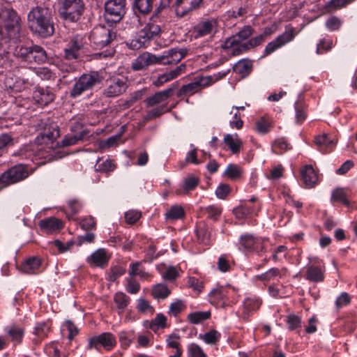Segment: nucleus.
<instances>
[{
    "label": "nucleus",
    "instance_id": "nucleus-2",
    "mask_svg": "<svg viewBox=\"0 0 357 357\" xmlns=\"http://www.w3.org/2000/svg\"><path fill=\"white\" fill-rule=\"evenodd\" d=\"M20 18L12 8L0 10V40L17 42L20 38Z\"/></svg>",
    "mask_w": 357,
    "mask_h": 357
},
{
    "label": "nucleus",
    "instance_id": "nucleus-55",
    "mask_svg": "<svg viewBox=\"0 0 357 357\" xmlns=\"http://www.w3.org/2000/svg\"><path fill=\"white\" fill-rule=\"evenodd\" d=\"M296 122L302 123L306 119V113L302 102H296L295 104Z\"/></svg>",
    "mask_w": 357,
    "mask_h": 357
},
{
    "label": "nucleus",
    "instance_id": "nucleus-53",
    "mask_svg": "<svg viewBox=\"0 0 357 357\" xmlns=\"http://www.w3.org/2000/svg\"><path fill=\"white\" fill-rule=\"evenodd\" d=\"M167 110L168 109H167L165 105H162L158 107L153 108L146 113V116H144V120L149 121L150 119L157 118L166 112Z\"/></svg>",
    "mask_w": 357,
    "mask_h": 357
},
{
    "label": "nucleus",
    "instance_id": "nucleus-60",
    "mask_svg": "<svg viewBox=\"0 0 357 357\" xmlns=\"http://www.w3.org/2000/svg\"><path fill=\"white\" fill-rule=\"evenodd\" d=\"M188 352L191 357H207L201 347L195 343L189 345Z\"/></svg>",
    "mask_w": 357,
    "mask_h": 357
},
{
    "label": "nucleus",
    "instance_id": "nucleus-32",
    "mask_svg": "<svg viewBox=\"0 0 357 357\" xmlns=\"http://www.w3.org/2000/svg\"><path fill=\"white\" fill-rule=\"evenodd\" d=\"M50 329V325L47 322L43 321L37 323L33 331V334L37 337V339L34 338L33 341L37 343L47 337Z\"/></svg>",
    "mask_w": 357,
    "mask_h": 357
},
{
    "label": "nucleus",
    "instance_id": "nucleus-44",
    "mask_svg": "<svg viewBox=\"0 0 357 357\" xmlns=\"http://www.w3.org/2000/svg\"><path fill=\"white\" fill-rule=\"evenodd\" d=\"M170 294V290L163 284H158L152 290V294L155 298H166Z\"/></svg>",
    "mask_w": 357,
    "mask_h": 357
},
{
    "label": "nucleus",
    "instance_id": "nucleus-8",
    "mask_svg": "<svg viewBox=\"0 0 357 357\" xmlns=\"http://www.w3.org/2000/svg\"><path fill=\"white\" fill-rule=\"evenodd\" d=\"M29 172L26 165L23 164L16 165L0 176V183L3 185L13 184L26 178Z\"/></svg>",
    "mask_w": 357,
    "mask_h": 357
},
{
    "label": "nucleus",
    "instance_id": "nucleus-52",
    "mask_svg": "<svg viewBox=\"0 0 357 357\" xmlns=\"http://www.w3.org/2000/svg\"><path fill=\"white\" fill-rule=\"evenodd\" d=\"M33 155V151L29 145H24L18 151L13 153V157H20L21 159H28Z\"/></svg>",
    "mask_w": 357,
    "mask_h": 357
},
{
    "label": "nucleus",
    "instance_id": "nucleus-3",
    "mask_svg": "<svg viewBox=\"0 0 357 357\" xmlns=\"http://www.w3.org/2000/svg\"><path fill=\"white\" fill-rule=\"evenodd\" d=\"M103 80L102 74L98 71H90L82 74L75 79V84L70 91V96L76 98L84 92L93 89Z\"/></svg>",
    "mask_w": 357,
    "mask_h": 357
},
{
    "label": "nucleus",
    "instance_id": "nucleus-21",
    "mask_svg": "<svg viewBox=\"0 0 357 357\" xmlns=\"http://www.w3.org/2000/svg\"><path fill=\"white\" fill-rule=\"evenodd\" d=\"M109 256L105 249L100 248L94 251L91 255L88 257L87 262L91 266H98L103 268L108 264Z\"/></svg>",
    "mask_w": 357,
    "mask_h": 357
},
{
    "label": "nucleus",
    "instance_id": "nucleus-64",
    "mask_svg": "<svg viewBox=\"0 0 357 357\" xmlns=\"http://www.w3.org/2000/svg\"><path fill=\"white\" fill-rule=\"evenodd\" d=\"M231 188L227 184L220 185L215 190V195L219 199H225L230 192Z\"/></svg>",
    "mask_w": 357,
    "mask_h": 357
},
{
    "label": "nucleus",
    "instance_id": "nucleus-41",
    "mask_svg": "<svg viewBox=\"0 0 357 357\" xmlns=\"http://www.w3.org/2000/svg\"><path fill=\"white\" fill-rule=\"evenodd\" d=\"M222 212V208L217 205H211L205 208L204 213L207 215L208 219L217 221Z\"/></svg>",
    "mask_w": 357,
    "mask_h": 357
},
{
    "label": "nucleus",
    "instance_id": "nucleus-51",
    "mask_svg": "<svg viewBox=\"0 0 357 357\" xmlns=\"http://www.w3.org/2000/svg\"><path fill=\"white\" fill-rule=\"evenodd\" d=\"M280 275V271L277 268H272L268 271L259 275L257 278L261 281H270Z\"/></svg>",
    "mask_w": 357,
    "mask_h": 357
},
{
    "label": "nucleus",
    "instance_id": "nucleus-33",
    "mask_svg": "<svg viewBox=\"0 0 357 357\" xmlns=\"http://www.w3.org/2000/svg\"><path fill=\"white\" fill-rule=\"evenodd\" d=\"M41 261L39 258L33 257L26 259L22 264V271L26 273H33L40 266Z\"/></svg>",
    "mask_w": 357,
    "mask_h": 357
},
{
    "label": "nucleus",
    "instance_id": "nucleus-10",
    "mask_svg": "<svg viewBox=\"0 0 357 357\" xmlns=\"http://www.w3.org/2000/svg\"><path fill=\"white\" fill-rule=\"evenodd\" d=\"M212 82L211 76L202 77L192 82L183 85L177 93V97L182 98L184 96H192L204 88L210 86Z\"/></svg>",
    "mask_w": 357,
    "mask_h": 357
},
{
    "label": "nucleus",
    "instance_id": "nucleus-46",
    "mask_svg": "<svg viewBox=\"0 0 357 357\" xmlns=\"http://www.w3.org/2000/svg\"><path fill=\"white\" fill-rule=\"evenodd\" d=\"M185 213L183 208L178 205L172 206L166 213L167 219L178 220L184 217Z\"/></svg>",
    "mask_w": 357,
    "mask_h": 357
},
{
    "label": "nucleus",
    "instance_id": "nucleus-61",
    "mask_svg": "<svg viewBox=\"0 0 357 357\" xmlns=\"http://www.w3.org/2000/svg\"><path fill=\"white\" fill-rule=\"evenodd\" d=\"M197 235L198 237V240L201 243H202L205 245L209 243L210 238H211V232H210V231H208V229L199 228L197 231Z\"/></svg>",
    "mask_w": 357,
    "mask_h": 357
},
{
    "label": "nucleus",
    "instance_id": "nucleus-42",
    "mask_svg": "<svg viewBox=\"0 0 357 357\" xmlns=\"http://www.w3.org/2000/svg\"><path fill=\"white\" fill-rule=\"evenodd\" d=\"M211 312H195L188 314V320L193 324H199L203 321L209 319Z\"/></svg>",
    "mask_w": 357,
    "mask_h": 357
},
{
    "label": "nucleus",
    "instance_id": "nucleus-50",
    "mask_svg": "<svg viewBox=\"0 0 357 357\" xmlns=\"http://www.w3.org/2000/svg\"><path fill=\"white\" fill-rule=\"evenodd\" d=\"M8 333L11 337L12 340L17 342H20L23 337L24 331L22 328L13 326L8 330Z\"/></svg>",
    "mask_w": 357,
    "mask_h": 357
},
{
    "label": "nucleus",
    "instance_id": "nucleus-20",
    "mask_svg": "<svg viewBox=\"0 0 357 357\" xmlns=\"http://www.w3.org/2000/svg\"><path fill=\"white\" fill-rule=\"evenodd\" d=\"M33 98L38 104L47 105L54 100L55 94L50 87H38L33 91Z\"/></svg>",
    "mask_w": 357,
    "mask_h": 357
},
{
    "label": "nucleus",
    "instance_id": "nucleus-14",
    "mask_svg": "<svg viewBox=\"0 0 357 357\" xmlns=\"http://www.w3.org/2000/svg\"><path fill=\"white\" fill-rule=\"evenodd\" d=\"M188 54L186 48H172L165 51L162 55H160V64H176L182 60Z\"/></svg>",
    "mask_w": 357,
    "mask_h": 357
},
{
    "label": "nucleus",
    "instance_id": "nucleus-19",
    "mask_svg": "<svg viewBox=\"0 0 357 357\" xmlns=\"http://www.w3.org/2000/svg\"><path fill=\"white\" fill-rule=\"evenodd\" d=\"M217 22L215 20L201 21L197 24L192 30L195 38H199L213 33L216 27Z\"/></svg>",
    "mask_w": 357,
    "mask_h": 357
},
{
    "label": "nucleus",
    "instance_id": "nucleus-16",
    "mask_svg": "<svg viewBox=\"0 0 357 357\" xmlns=\"http://www.w3.org/2000/svg\"><path fill=\"white\" fill-rule=\"evenodd\" d=\"M160 64V56L145 52L139 54L132 63L134 70H142L149 66Z\"/></svg>",
    "mask_w": 357,
    "mask_h": 357
},
{
    "label": "nucleus",
    "instance_id": "nucleus-40",
    "mask_svg": "<svg viewBox=\"0 0 357 357\" xmlns=\"http://www.w3.org/2000/svg\"><path fill=\"white\" fill-rule=\"evenodd\" d=\"M315 144L322 152H326L327 148L332 147L334 145L333 141L328 139L326 134L317 136L315 139Z\"/></svg>",
    "mask_w": 357,
    "mask_h": 357
},
{
    "label": "nucleus",
    "instance_id": "nucleus-48",
    "mask_svg": "<svg viewBox=\"0 0 357 357\" xmlns=\"http://www.w3.org/2000/svg\"><path fill=\"white\" fill-rule=\"evenodd\" d=\"M115 165L110 159L105 160H98L96 165V169L98 172H111L114 169Z\"/></svg>",
    "mask_w": 357,
    "mask_h": 357
},
{
    "label": "nucleus",
    "instance_id": "nucleus-47",
    "mask_svg": "<svg viewBox=\"0 0 357 357\" xmlns=\"http://www.w3.org/2000/svg\"><path fill=\"white\" fill-rule=\"evenodd\" d=\"M273 151L277 154H282L291 147L283 139H275L272 144Z\"/></svg>",
    "mask_w": 357,
    "mask_h": 357
},
{
    "label": "nucleus",
    "instance_id": "nucleus-49",
    "mask_svg": "<svg viewBox=\"0 0 357 357\" xmlns=\"http://www.w3.org/2000/svg\"><path fill=\"white\" fill-rule=\"evenodd\" d=\"M199 179L196 176H189L185 178L183 182L184 193L187 194L189 191L193 190L199 184Z\"/></svg>",
    "mask_w": 357,
    "mask_h": 357
},
{
    "label": "nucleus",
    "instance_id": "nucleus-62",
    "mask_svg": "<svg viewBox=\"0 0 357 357\" xmlns=\"http://www.w3.org/2000/svg\"><path fill=\"white\" fill-rule=\"evenodd\" d=\"M64 327H66L69 333L68 335V339L71 341L77 334H78V328L77 326L69 320L66 321Z\"/></svg>",
    "mask_w": 357,
    "mask_h": 357
},
{
    "label": "nucleus",
    "instance_id": "nucleus-24",
    "mask_svg": "<svg viewBox=\"0 0 357 357\" xmlns=\"http://www.w3.org/2000/svg\"><path fill=\"white\" fill-rule=\"evenodd\" d=\"M261 300L257 297H248L243 301V312L242 318L247 320L250 313L257 310L261 305Z\"/></svg>",
    "mask_w": 357,
    "mask_h": 357
},
{
    "label": "nucleus",
    "instance_id": "nucleus-54",
    "mask_svg": "<svg viewBox=\"0 0 357 357\" xmlns=\"http://www.w3.org/2000/svg\"><path fill=\"white\" fill-rule=\"evenodd\" d=\"M225 175L231 179H236L241 175V169L234 164H229L225 171Z\"/></svg>",
    "mask_w": 357,
    "mask_h": 357
},
{
    "label": "nucleus",
    "instance_id": "nucleus-58",
    "mask_svg": "<svg viewBox=\"0 0 357 357\" xmlns=\"http://www.w3.org/2000/svg\"><path fill=\"white\" fill-rule=\"evenodd\" d=\"M351 298L347 292H342L335 301V306L337 309L348 305L351 303Z\"/></svg>",
    "mask_w": 357,
    "mask_h": 357
},
{
    "label": "nucleus",
    "instance_id": "nucleus-26",
    "mask_svg": "<svg viewBox=\"0 0 357 357\" xmlns=\"http://www.w3.org/2000/svg\"><path fill=\"white\" fill-rule=\"evenodd\" d=\"M301 177L307 188H312L317 181V176L312 165H308L301 170Z\"/></svg>",
    "mask_w": 357,
    "mask_h": 357
},
{
    "label": "nucleus",
    "instance_id": "nucleus-37",
    "mask_svg": "<svg viewBox=\"0 0 357 357\" xmlns=\"http://www.w3.org/2000/svg\"><path fill=\"white\" fill-rule=\"evenodd\" d=\"M257 238L251 234L243 235L241 237V245L245 251L252 252L255 245L259 243V241H257Z\"/></svg>",
    "mask_w": 357,
    "mask_h": 357
},
{
    "label": "nucleus",
    "instance_id": "nucleus-1",
    "mask_svg": "<svg viewBox=\"0 0 357 357\" xmlns=\"http://www.w3.org/2000/svg\"><path fill=\"white\" fill-rule=\"evenodd\" d=\"M27 25L38 37L47 38L54 33V22L52 10L45 6L33 7L27 15Z\"/></svg>",
    "mask_w": 357,
    "mask_h": 357
},
{
    "label": "nucleus",
    "instance_id": "nucleus-35",
    "mask_svg": "<svg viewBox=\"0 0 357 357\" xmlns=\"http://www.w3.org/2000/svg\"><path fill=\"white\" fill-rule=\"evenodd\" d=\"M331 201L332 202H341L348 207L350 206L347 193L344 189L341 188H337L332 192Z\"/></svg>",
    "mask_w": 357,
    "mask_h": 357
},
{
    "label": "nucleus",
    "instance_id": "nucleus-4",
    "mask_svg": "<svg viewBox=\"0 0 357 357\" xmlns=\"http://www.w3.org/2000/svg\"><path fill=\"white\" fill-rule=\"evenodd\" d=\"M15 55L28 63H44L47 60L46 51L40 45H19L15 47Z\"/></svg>",
    "mask_w": 357,
    "mask_h": 357
},
{
    "label": "nucleus",
    "instance_id": "nucleus-38",
    "mask_svg": "<svg viewBox=\"0 0 357 357\" xmlns=\"http://www.w3.org/2000/svg\"><path fill=\"white\" fill-rule=\"evenodd\" d=\"M306 278L312 282H321L324 280V274L319 267L311 266L307 269Z\"/></svg>",
    "mask_w": 357,
    "mask_h": 357
},
{
    "label": "nucleus",
    "instance_id": "nucleus-27",
    "mask_svg": "<svg viewBox=\"0 0 357 357\" xmlns=\"http://www.w3.org/2000/svg\"><path fill=\"white\" fill-rule=\"evenodd\" d=\"M89 134L86 129H82L79 133L70 135L68 134L61 142L62 146H69L75 145L79 141H83L86 136Z\"/></svg>",
    "mask_w": 357,
    "mask_h": 357
},
{
    "label": "nucleus",
    "instance_id": "nucleus-59",
    "mask_svg": "<svg viewBox=\"0 0 357 357\" xmlns=\"http://www.w3.org/2000/svg\"><path fill=\"white\" fill-rule=\"evenodd\" d=\"M354 0H331L326 6V8H331L330 11L335 10L345 6Z\"/></svg>",
    "mask_w": 357,
    "mask_h": 357
},
{
    "label": "nucleus",
    "instance_id": "nucleus-45",
    "mask_svg": "<svg viewBox=\"0 0 357 357\" xmlns=\"http://www.w3.org/2000/svg\"><path fill=\"white\" fill-rule=\"evenodd\" d=\"M167 326V318L161 313L156 314L154 319L150 324V328L153 331H156L159 328H164Z\"/></svg>",
    "mask_w": 357,
    "mask_h": 357
},
{
    "label": "nucleus",
    "instance_id": "nucleus-36",
    "mask_svg": "<svg viewBox=\"0 0 357 357\" xmlns=\"http://www.w3.org/2000/svg\"><path fill=\"white\" fill-rule=\"evenodd\" d=\"M220 333L215 330H211L204 334H199V338L208 344H216L220 339Z\"/></svg>",
    "mask_w": 357,
    "mask_h": 357
},
{
    "label": "nucleus",
    "instance_id": "nucleus-13",
    "mask_svg": "<svg viewBox=\"0 0 357 357\" xmlns=\"http://www.w3.org/2000/svg\"><path fill=\"white\" fill-rule=\"evenodd\" d=\"M295 37L294 29L290 28L278 36L274 40L268 43L264 50V56L274 52L276 50L291 42Z\"/></svg>",
    "mask_w": 357,
    "mask_h": 357
},
{
    "label": "nucleus",
    "instance_id": "nucleus-57",
    "mask_svg": "<svg viewBox=\"0 0 357 357\" xmlns=\"http://www.w3.org/2000/svg\"><path fill=\"white\" fill-rule=\"evenodd\" d=\"M288 328L291 331L296 330L301 326V319L295 314H289L287 318Z\"/></svg>",
    "mask_w": 357,
    "mask_h": 357
},
{
    "label": "nucleus",
    "instance_id": "nucleus-6",
    "mask_svg": "<svg viewBox=\"0 0 357 357\" xmlns=\"http://www.w3.org/2000/svg\"><path fill=\"white\" fill-rule=\"evenodd\" d=\"M126 0H107L105 2L104 18L106 22L116 24L124 17Z\"/></svg>",
    "mask_w": 357,
    "mask_h": 357
},
{
    "label": "nucleus",
    "instance_id": "nucleus-29",
    "mask_svg": "<svg viewBox=\"0 0 357 357\" xmlns=\"http://www.w3.org/2000/svg\"><path fill=\"white\" fill-rule=\"evenodd\" d=\"M245 43V42H244L241 38H240L239 35L236 33L227 38L224 43L222 45V48L225 50H229V54L233 56V52L234 50Z\"/></svg>",
    "mask_w": 357,
    "mask_h": 357
},
{
    "label": "nucleus",
    "instance_id": "nucleus-15",
    "mask_svg": "<svg viewBox=\"0 0 357 357\" xmlns=\"http://www.w3.org/2000/svg\"><path fill=\"white\" fill-rule=\"evenodd\" d=\"M203 0H176L173 5L176 15L183 17L194 10L199 8Z\"/></svg>",
    "mask_w": 357,
    "mask_h": 357
},
{
    "label": "nucleus",
    "instance_id": "nucleus-9",
    "mask_svg": "<svg viewBox=\"0 0 357 357\" xmlns=\"http://www.w3.org/2000/svg\"><path fill=\"white\" fill-rule=\"evenodd\" d=\"M127 87V82L124 78L112 77L106 80L102 95L106 98H116L123 94Z\"/></svg>",
    "mask_w": 357,
    "mask_h": 357
},
{
    "label": "nucleus",
    "instance_id": "nucleus-22",
    "mask_svg": "<svg viewBox=\"0 0 357 357\" xmlns=\"http://www.w3.org/2000/svg\"><path fill=\"white\" fill-rule=\"evenodd\" d=\"M39 226L42 230L47 233H52L60 231L63 228V222L54 218L51 217L40 221Z\"/></svg>",
    "mask_w": 357,
    "mask_h": 357
},
{
    "label": "nucleus",
    "instance_id": "nucleus-63",
    "mask_svg": "<svg viewBox=\"0 0 357 357\" xmlns=\"http://www.w3.org/2000/svg\"><path fill=\"white\" fill-rule=\"evenodd\" d=\"M180 338V336L178 334L172 333L169 335L166 340L167 347L173 349H181L180 344L178 342V340Z\"/></svg>",
    "mask_w": 357,
    "mask_h": 357
},
{
    "label": "nucleus",
    "instance_id": "nucleus-23",
    "mask_svg": "<svg viewBox=\"0 0 357 357\" xmlns=\"http://www.w3.org/2000/svg\"><path fill=\"white\" fill-rule=\"evenodd\" d=\"M148 28L145 26L138 33L134 39H132L130 43V47L132 49H140L145 46L146 43L150 40L153 39V37L149 31Z\"/></svg>",
    "mask_w": 357,
    "mask_h": 357
},
{
    "label": "nucleus",
    "instance_id": "nucleus-31",
    "mask_svg": "<svg viewBox=\"0 0 357 357\" xmlns=\"http://www.w3.org/2000/svg\"><path fill=\"white\" fill-rule=\"evenodd\" d=\"M224 142L234 154H236L240 151L243 144L236 134L234 135L227 134L224 137Z\"/></svg>",
    "mask_w": 357,
    "mask_h": 357
},
{
    "label": "nucleus",
    "instance_id": "nucleus-11",
    "mask_svg": "<svg viewBox=\"0 0 357 357\" xmlns=\"http://www.w3.org/2000/svg\"><path fill=\"white\" fill-rule=\"evenodd\" d=\"M116 341L115 337L111 333H102L98 335L91 337L89 339L88 349H95L98 351L101 347L105 350H111L115 345Z\"/></svg>",
    "mask_w": 357,
    "mask_h": 357
},
{
    "label": "nucleus",
    "instance_id": "nucleus-5",
    "mask_svg": "<svg viewBox=\"0 0 357 357\" xmlns=\"http://www.w3.org/2000/svg\"><path fill=\"white\" fill-rule=\"evenodd\" d=\"M84 10L83 0H60L59 14L65 21L76 22L79 20Z\"/></svg>",
    "mask_w": 357,
    "mask_h": 357
},
{
    "label": "nucleus",
    "instance_id": "nucleus-18",
    "mask_svg": "<svg viewBox=\"0 0 357 357\" xmlns=\"http://www.w3.org/2000/svg\"><path fill=\"white\" fill-rule=\"evenodd\" d=\"M177 82L174 83L169 88L161 91H158L154 95L147 98L145 100L146 105L148 107H153L155 105L166 101L169 97L172 96L174 91L177 87Z\"/></svg>",
    "mask_w": 357,
    "mask_h": 357
},
{
    "label": "nucleus",
    "instance_id": "nucleus-28",
    "mask_svg": "<svg viewBox=\"0 0 357 357\" xmlns=\"http://www.w3.org/2000/svg\"><path fill=\"white\" fill-rule=\"evenodd\" d=\"M264 35H259L255 38H251L248 42H245L244 45H242L238 49H236L233 52V56H237L242 54L244 52L248 51L252 47L259 45L264 41Z\"/></svg>",
    "mask_w": 357,
    "mask_h": 357
},
{
    "label": "nucleus",
    "instance_id": "nucleus-56",
    "mask_svg": "<svg viewBox=\"0 0 357 357\" xmlns=\"http://www.w3.org/2000/svg\"><path fill=\"white\" fill-rule=\"evenodd\" d=\"M341 25V20L336 16H332L326 21V26L331 31L338 30Z\"/></svg>",
    "mask_w": 357,
    "mask_h": 357
},
{
    "label": "nucleus",
    "instance_id": "nucleus-34",
    "mask_svg": "<svg viewBox=\"0 0 357 357\" xmlns=\"http://www.w3.org/2000/svg\"><path fill=\"white\" fill-rule=\"evenodd\" d=\"M16 139L10 133L0 135V156L6 152L7 149L15 144Z\"/></svg>",
    "mask_w": 357,
    "mask_h": 357
},
{
    "label": "nucleus",
    "instance_id": "nucleus-7",
    "mask_svg": "<svg viewBox=\"0 0 357 357\" xmlns=\"http://www.w3.org/2000/svg\"><path fill=\"white\" fill-rule=\"evenodd\" d=\"M90 40L95 48L102 49L108 47L116 38V33L105 26H97L93 29Z\"/></svg>",
    "mask_w": 357,
    "mask_h": 357
},
{
    "label": "nucleus",
    "instance_id": "nucleus-12",
    "mask_svg": "<svg viewBox=\"0 0 357 357\" xmlns=\"http://www.w3.org/2000/svg\"><path fill=\"white\" fill-rule=\"evenodd\" d=\"M84 44L82 37L75 36L73 37L63 50L65 60H77L81 57Z\"/></svg>",
    "mask_w": 357,
    "mask_h": 357
},
{
    "label": "nucleus",
    "instance_id": "nucleus-25",
    "mask_svg": "<svg viewBox=\"0 0 357 357\" xmlns=\"http://www.w3.org/2000/svg\"><path fill=\"white\" fill-rule=\"evenodd\" d=\"M155 0H134L132 10L135 14L137 13L146 15L151 13Z\"/></svg>",
    "mask_w": 357,
    "mask_h": 357
},
{
    "label": "nucleus",
    "instance_id": "nucleus-39",
    "mask_svg": "<svg viewBox=\"0 0 357 357\" xmlns=\"http://www.w3.org/2000/svg\"><path fill=\"white\" fill-rule=\"evenodd\" d=\"M252 70V63L250 61L241 60L234 66V70L243 76L248 75Z\"/></svg>",
    "mask_w": 357,
    "mask_h": 357
},
{
    "label": "nucleus",
    "instance_id": "nucleus-17",
    "mask_svg": "<svg viewBox=\"0 0 357 357\" xmlns=\"http://www.w3.org/2000/svg\"><path fill=\"white\" fill-rule=\"evenodd\" d=\"M60 135L59 126L53 123L46 125L43 131L37 137L36 140L40 144L53 143Z\"/></svg>",
    "mask_w": 357,
    "mask_h": 357
},
{
    "label": "nucleus",
    "instance_id": "nucleus-30",
    "mask_svg": "<svg viewBox=\"0 0 357 357\" xmlns=\"http://www.w3.org/2000/svg\"><path fill=\"white\" fill-rule=\"evenodd\" d=\"M114 302L116 304L118 313L121 314L128 306L130 298L123 292L119 291L114 296Z\"/></svg>",
    "mask_w": 357,
    "mask_h": 357
},
{
    "label": "nucleus",
    "instance_id": "nucleus-43",
    "mask_svg": "<svg viewBox=\"0 0 357 357\" xmlns=\"http://www.w3.org/2000/svg\"><path fill=\"white\" fill-rule=\"evenodd\" d=\"M259 210V205L251 207L248 204L241 206L234 209V212L236 215H241L242 217L247 216L249 215H256Z\"/></svg>",
    "mask_w": 357,
    "mask_h": 357
}]
</instances>
